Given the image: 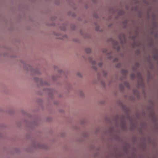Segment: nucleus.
Returning <instances> with one entry per match:
<instances>
[{"label": "nucleus", "instance_id": "f257e3e1", "mask_svg": "<svg viewBox=\"0 0 158 158\" xmlns=\"http://www.w3.org/2000/svg\"><path fill=\"white\" fill-rule=\"evenodd\" d=\"M122 72L124 75H126L127 74V70L125 69H123L122 70Z\"/></svg>", "mask_w": 158, "mask_h": 158}, {"label": "nucleus", "instance_id": "f03ea898", "mask_svg": "<svg viewBox=\"0 0 158 158\" xmlns=\"http://www.w3.org/2000/svg\"><path fill=\"white\" fill-rule=\"evenodd\" d=\"M91 51V49L89 48H87L85 49V52L87 53H89Z\"/></svg>", "mask_w": 158, "mask_h": 158}, {"label": "nucleus", "instance_id": "7ed1b4c3", "mask_svg": "<svg viewBox=\"0 0 158 158\" xmlns=\"http://www.w3.org/2000/svg\"><path fill=\"white\" fill-rule=\"evenodd\" d=\"M130 77L131 79H133L135 78V75L134 74H131L130 76Z\"/></svg>", "mask_w": 158, "mask_h": 158}, {"label": "nucleus", "instance_id": "20e7f679", "mask_svg": "<svg viewBox=\"0 0 158 158\" xmlns=\"http://www.w3.org/2000/svg\"><path fill=\"white\" fill-rule=\"evenodd\" d=\"M90 62L93 64H96V62L95 61H91Z\"/></svg>", "mask_w": 158, "mask_h": 158}, {"label": "nucleus", "instance_id": "39448f33", "mask_svg": "<svg viewBox=\"0 0 158 158\" xmlns=\"http://www.w3.org/2000/svg\"><path fill=\"white\" fill-rule=\"evenodd\" d=\"M102 65V63L101 62L99 63L98 64V65L99 66H101Z\"/></svg>", "mask_w": 158, "mask_h": 158}]
</instances>
